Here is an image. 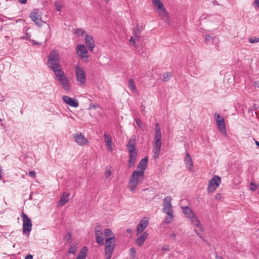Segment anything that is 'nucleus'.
<instances>
[{"instance_id":"f257e3e1","label":"nucleus","mask_w":259,"mask_h":259,"mask_svg":"<svg viewBox=\"0 0 259 259\" xmlns=\"http://www.w3.org/2000/svg\"><path fill=\"white\" fill-rule=\"evenodd\" d=\"M47 65L50 70L55 72L62 68L59 53L55 50L51 51L47 61Z\"/></svg>"},{"instance_id":"f03ea898","label":"nucleus","mask_w":259,"mask_h":259,"mask_svg":"<svg viewBox=\"0 0 259 259\" xmlns=\"http://www.w3.org/2000/svg\"><path fill=\"white\" fill-rule=\"evenodd\" d=\"M162 211L167 215L164 219V223L169 224L174 217L173 213V207L171 204V198L170 196H166L163 201Z\"/></svg>"},{"instance_id":"7ed1b4c3","label":"nucleus","mask_w":259,"mask_h":259,"mask_svg":"<svg viewBox=\"0 0 259 259\" xmlns=\"http://www.w3.org/2000/svg\"><path fill=\"white\" fill-rule=\"evenodd\" d=\"M135 141L136 136L133 135L128 140L127 144V147L130 152L128 159V166L130 167H132L134 165L137 157L138 154L136 150Z\"/></svg>"},{"instance_id":"20e7f679","label":"nucleus","mask_w":259,"mask_h":259,"mask_svg":"<svg viewBox=\"0 0 259 259\" xmlns=\"http://www.w3.org/2000/svg\"><path fill=\"white\" fill-rule=\"evenodd\" d=\"M182 209H183V212L186 218L189 219L191 224L199 228L200 231H202L203 230V227L194 211L188 206H183L182 207Z\"/></svg>"},{"instance_id":"39448f33","label":"nucleus","mask_w":259,"mask_h":259,"mask_svg":"<svg viewBox=\"0 0 259 259\" xmlns=\"http://www.w3.org/2000/svg\"><path fill=\"white\" fill-rule=\"evenodd\" d=\"M144 179V174L143 171L135 170L133 171L128 183V188L133 192L137 188L138 183L143 182Z\"/></svg>"},{"instance_id":"423d86ee","label":"nucleus","mask_w":259,"mask_h":259,"mask_svg":"<svg viewBox=\"0 0 259 259\" xmlns=\"http://www.w3.org/2000/svg\"><path fill=\"white\" fill-rule=\"evenodd\" d=\"M55 79L61 85L63 89L66 91H70V83L67 76L65 74L63 69L59 70H56L54 72Z\"/></svg>"},{"instance_id":"0eeeda50","label":"nucleus","mask_w":259,"mask_h":259,"mask_svg":"<svg viewBox=\"0 0 259 259\" xmlns=\"http://www.w3.org/2000/svg\"><path fill=\"white\" fill-rule=\"evenodd\" d=\"M115 245V238H106L105 251L106 259H110L111 258Z\"/></svg>"},{"instance_id":"6e6552de","label":"nucleus","mask_w":259,"mask_h":259,"mask_svg":"<svg viewBox=\"0 0 259 259\" xmlns=\"http://www.w3.org/2000/svg\"><path fill=\"white\" fill-rule=\"evenodd\" d=\"M75 73L76 80L79 85H82L86 83L87 79L85 73L82 67L78 66L75 67Z\"/></svg>"},{"instance_id":"1a4fd4ad","label":"nucleus","mask_w":259,"mask_h":259,"mask_svg":"<svg viewBox=\"0 0 259 259\" xmlns=\"http://www.w3.org/2000/svg\"><path fill=\"white\" fill-rule=\"evenodd\" d=\"M76 52L80 60L84 62H88V52L84 45H77L76 47Z\"/></svg>"},{"instance_id":"9d476101","label":"nucleus","mask_w":259,"mask_h":259,"mask_svg":"<svg viewBox=\"0 0 259 259\" xmlns=\"http://www.w3.org/2000/svg\"><path fill=\"white\" fill-rule=\"evenodd\" d=\"M153 6L162 19L166 20L168 19L167 12L160 1L153 4Z\"/></svg>"},{"instance_id":"9b49d317","label":"nucleus","mask_w":259,"mask_h":259,"mask_svg":"<svg viewBox=\"0 0 259 259\" xmlns=\"http://www.w3.org/2000/svg\"><path fill=\"white\" fill-rule=\"evenodd\" d=\"M214 117L216 120V124L220 132L225 137L227 136L226 125L223 118H221L220 114L218 113H214Z\"/></svg>"},{"instance_id":"f8f14e48","label":"nucleus","mask_w":259,"mask_h":259,"mask_svg":"<svg viewBox=\"0 0 259 259\" xmlns=\"http://www.w3.org/2000/svg\"><path fill=\"white\" fill-rule=\"evenodd\" d=\"M21 218L23 221V233L24 234L29 233L32 230V223L31 220L26 214L22 213Z\"/></svg>"},{"instance_id":"ddd939ff","label":"nucleus","mask_w":259,"mask_h":259,"mask_svg":"<svg viewBox=\"0 0 259 259\" xmlns=\"http://www.w3.org/2000/svg\"><path fill=\"white\" fill-rule=\"evenodd\" d=\"M38 9H34L30 14V18L31 20L38 27L42 26V23H45L41 20V16L39 14Z\"/></svg>"},{"instance_id":"4468645a","label":"nucleus","mask_w":259,"mask_h":259,"mask_svg":"<svg viewBox=\"0 0 259 259\" xmlns=\"http://www.w3.org/2000/svg\"><path fill=\"white\" fill-rule=\"evenodd\" d=\"M221 180L219 176H215L210 180L208 183L207 191L208 192H213L219 187Z\"/></svg>"},{"instance_id":"2eb2a0df","label":"nucleus","mask_w":259,"mask_h":259,"mask_svg":"<svg viewBox=\"0 0 259 259\" xmlns=\"http://www.w3.org/2000/svg\"><path fill=\"white\" fill-rule=\"evenodd\" d=\"M73 138L76 143L79 146H83L88 144L87 139L81 133H76L73 135Z\"/></svg>"},{"instance_id":"dca6fc26","label":"nucleus","mask_w":259,"mask_h":259,"mask_svg":"<svg viewBox=\"0 0 259 259\" xmlns=\"http://www.w3.org/2000/svg\"><path fill=\"white\" fill-rule=\"evenodd\" d=\"M95 237L97 242L100 244L103 245L104 239L103 237V233L102 229L101 226H97L95 227Z\"/></svg>"},{"instance_id":"f3484780","label":"nucleus","mask_w":259,"mask_h":259,"mask_svg":"<svg viewBox=\"0 0 259 259\" xmlns=\"http://www.w3.org/2000/svg\"><path fill=\"white\" fill-rule=\"evenodd\" d=\"M149 224L148 220L146 218L142 219L139 224H138L137 228V233L140 234L142 233L144 230L147 228Z\"/></svg>"},{"instance_id":"a211bd4d","label":"nucleus","mask_w":259,"mask_h":259,"mask_svg":"<svg viewBox=\"0 0 259 259\" xmlns=\"http://www.w3.org/2000/svg\"><path fill=\"white\" fill-rule=\"evenodd\" d=\"M63 100L69 106L73 107H77L79 105L78 102L75 99L67 96H63Z\"/></svg>"},{"instance_id":"6ab92c4d","label":"nucleus","mask_w":259,"mask_h":259,"mask_svg":"<svg viewBox=\"0 0 259 259\" xmlns=\"http://www.w3.org/2000/svg\"><path fill=\"white\" fill-rule=\"evenodd\" d=\"M85 42L91 51H93L95 46V42L93 37L90 35L86 34L84 37Z\"/></svg>"},{"instance_id":"aec40b11","label":"nucleus","mask_w":259,"mask_h":259,"mask_svg":"<svg viewBox=\"0 0 259 259\" xmlns=\"http://www.w3.org/2000/svg\"><path fill=\"white\" fill-rule=\"evenodd\" d=\"M104 138L106 145L107 147V150L112 152L113 151V148L111 136L105 133L104 134Z\"/></svg>"},{"instance_id":"412c9836","label":"nucleus","mask_w":259,"mask_h":259,"mask_svg":"<svg viewBox=\"0 0 259 259\" xmlns=\"http://www.w3.org/2000/svg\"><path fill=\"white\" fill-rule=\"evenodd\" d=\"M148 163V157H145L144 158L141 159L137 166V168L139 169V171H143L144 174L145 170L146 169Z\"/></svg>"},{"instance_id":"4be33fe9","label":"nucleus","mask_w":259,"mask_h":259,"mask_svg":"<svg viewBox=\"0 0 259 259\" xmlns=\"http://www.w3.org/2000/svg\"><path fill=\"white\" fill-rule=\"evenodd\" d=\"M69 193H64L61 197L60 199L57 204V206H62L64 205L69 201Z\"/></svg>"},{"instance_id":"5701e85b","label":"nucleus","mask_w":259,"mask_h":259,"mask_svg":"<svg viewBox=\"0 0 259 259\" xmlns=\"http://www.w3.org/2000/svg\"><path fill=\"white\" fill-rule=\"evenodd\" d=\"M185 163L186 166L190 170H191L193 167V161L192 158L188 153H187L185 158Z\"/></svg>"},{"instance_id":"b1692460","label":"nucleus","mask_w":259,"mask_h":259,"mask_svg":"<svg viewBox=\"0 0 259 259\" xmlns=\"http://www.w3.org/2000/svg\"><path fill=\"white\" fill-rule=\"evenodd\" d=\"M148 236V234L147 232L143 233L137 239L136 244L139 246H141L144 243Z\"/></svg>"},{"instance_id":"393cba45","label":"nucleus","mask_w":259,"mask_h":259,"mask_svg":"<svg viewBox=\"0 0 259 259\" xmlns=\"http://www.w3.org/2000/svg\"><path fill=\"white\" fill-rule=\"evenodd\" d=\"M88 250V248L87 247H83V248L80 250L79 254H78L76 259H85L87 255Z\"/></svg>"},{"instance_id":"a878e982","label":"nucleus","mask_w":259,"mask_h":259,"mask_svg":"<svg viewBox=\"0 0 259 259\" xmlns=\"http://www.w3.org/2000/svg\"><path fill=\"white\" fill-rule=\"evenodd\" d=\"M128 88L131 92L135 93L136 92V88L133 79L130 78L128 81Z\"/></svg>"},{"instance_id":"bb28decb","label":"nucleus","mask_w":259,"mask_h":259,"mask_svg":"<svg viewBox=\"0 0 259 259\" xmlns=\"http://www.w3.org/2000/svg\"><path fill=\"white\" fill-rule=\"evenodd\" d=\"M104 236L105 238H115L114 235L112 231L109 229H105L104 230Z\"/></svg>"},{"instance_id":"cd10ccee","label":"nucleus","mask_w":259,"mask_h":259,"mask_svg":"<svg viewBox=\"0 0 259 259\" xmlns=\"http://www.w3.org/2000/svg\"><path fill=\"white\" fill-rule=\"evenodd\" d=\"M160 151H161L160 148H156V147H153V157L155 159L158 158L160 153Z\"/></svg>"},{"instance_id":"c85d7f7f","label":"nucleus","mask_w":259,"mask_h":259,"mask_svg":"<svg viewBox=\"0 0 259 259\" xmlns=\"http://www.w3.org/2000/svg\"><path fill=\"white\" fill-rule=\"evenodd\" d=\"M77 244H72L68 250L69 253H72L74 254L77 251Z\"/></svg>"},{"instance_id":"c756f323","label":"nucleus","mask_w":259,"mask_h":259,"mask_svg":"<svg viewBox=\"0 0 259 259\" xmlns=\"http://www.w3.org/2000/svg\"><path fill=\"white\" fill-rule=\"evenodd\" d=\"M74 33L76 36H83L85 34L86 32L81 28H77L74 30Z\"/></svg>"},{"instance_id":"7c9ffc66","label":"nucleus","mask_w":259,"mask_h":259,"mask_svg":"<svg viewBox=\"0 0 259 259\" xmlns=\"http://www.w3.org/2000/svg\"><path fill=\"white\" fill-rule=\"evenodd\" d=\"M172 76V74L170 72H166L163 74V81L165 82L167 81L170 79Z\"/></svg>"},{"instance_id":"2f4dec72","label":"nucleus","mask_w":259,"mask_h":259,"mask_svg":"<svg viewBox=\"0 0 259 259\" xmlns=\"http://www.w3.org/2000/svg\"><path fill=\"white\" fill-rule=\"evenodd\" d=\"M258 187H259L258 184L254 183L253 181H251L250 186V190L254 191L255 190H256Z\"/></svg>"},{"instance_id":"473e14b6","label":"nucleus","mask_w":259,"mask_h":259,"mask_svg":"<svg viewBox=\"0 0 259 259\" xmlns=\"http://www.w3.org/2000/svg\"><path fill=\"white\" fill-rule=\"evenodd\" d=\"M112 174L111 168L110 166H107L106 167L105 177L107 178L109 177Z\"/></svg>"},{"instance_id":"72a5a7b5","label":"nucleus","mask_w":259,"mask_h":259,"mask_svg":"<svg viewBox=\"0 0 259 259\" xmlns=\"http://www.w3.org/2000/svg\"><path fill=\"white\" fill-rule=\"evenodd\" d=\"M136 122L138 127L142 130H144V126L141 119L137 118L136 119Z\"/></svg>"},{"instance_id":"f704fd0d","label":"nucleus","mask_w":259,"mask_h":259,"mask_svg":"<svg viewBox=\"0 0 259 259\" xmlns=\"http://www.w3.org/2000/svg\"><path fill=\"white\" fill-rule=\"evenodd\" d=\"M54 6H55L57 11L60 12L61 10L62 5L60 4L58 1H55L54 2Z\"/></svg>"},{"instance_id":"c9c22d12","label":"nucleus","mask_w":259,"mask_h":259,"mask_svg":"<svg viewBox=\"0 0 259 259\" xmlns=\"http://www.w3.org/2000/svg\"><path fill=\"white\" fill-rule=\"evenodd\" d=\"M249 42L251 44L257 43L259 42V38L255 37L249 38Z\"/></svg>"},{"instance_id":"e433bc0d","label":"nucleus","mask_w":259,"mask_h":259,"mask_svg":"<svg viewBox=\"0 0 259 259\" xmlns=\"http://www.w3.org/2000/svg\"><path fill=\"white\" fill-rule=\"evenodd\" d=\"M162 146V142L161 141H154V147L160 148Z\"/></svg>"},{"instance_id":"4c0bfd02","label":"nucleus","mask_w":259,"mask_h":259,"mask_svg":"<svg viewBox=\"0 0 259 259\" xmlns=\"http://www.w3.org/2000/svg\"><path fill=\"white\" fill-rule=\"evenodd\" d=\"M130 254L133 257L135 256L136 254V250L134 248H131L130 250Z\"/></svg>"},{"instance_id":"58836bf2","label":"nucleus","mask_w":259,"mask_h":259,"mask_svg":"<svg viewBox=\"0 0 259 259\" xmlns=\"http://www.w3.org/2000/svg\"><path fill=\"white\" fill-rule=\"evenodd\" d=\"M155 136L161 137V133L160 129L155 130Z\"/></svg>"},{"instance_id":"ea45409f","label":"nucleus","mask_w":259,"mask_h":259,"mask_svg":"<svg viewBox=\"0 0 259 259\" xmlns=\"http://www.w3.org/2000/svg\"><path fill=\"white\" fill-rule=\"evenodd\" d=\"M211 39V37L209 34H206L205 37V41L206 42L210 41Z\"/></svg>"},{"instance_id":"a19ab883","label":"nucleus","mask_w":259,"mask_h":259,"mask_svg":"<svg viewBox=\"0 0 259 259\" xmlns=\"http://www.w3.org/2000/svg\"><path fill=\"white\" fill-rule=\"evenodd\" d=\"M28 175L30 177H33V178H35V175H36V173L34 171H30L29 172Z\"/></svg>"},{"instance_id":"79ce46f5","label":"nucleus","mask_w":259,"mask_h":259,"mask_svg":"<svg viewBox=\"0 0 259 259\" xmlns=\"http://www.w3.org/2000/svg\"><path fill=\"white\" fill-rule=\"evenodd\" d=\"M65 238H66V239H67V241H68L69 240H70L71 238V233H68L67 234H66V235L65 236Z\"/></svg>"},{"instance_id":"37998d69","label":"nucleus","mask_w":259,"mask_h":259,"mask_svg":"<svg viewBox=\"0 0 259 259\" xmlns=\"http://www.w3.org/2000/svg\"><path fill=\"white\" fill-rule=\"evenodd\" d=\"M30 37V34H29L28 33H27L26 34V36H22V37H21V39H29V40H30L29 39Z\"/></svg>"},{"instance_id":"c03bdc74","label":"nucleus","mask_w":259,"mask_h":259,"mask_svg":"<svg viewBox=\"0 0 259 259\" xmlns=\"http://www.w3.org/2000/svg\"><path fill=\"white\" fill-rule=\"evenodd\" d=\"M161 137L157 136L154 135V141H161Z\"/></svg>"},{"instance_id":"a18cd8bd","label":"nucleus","mask_w":259,"mask_h":259,"mask_svg":"<svg viewBox=\"0 0 259 259\" xmlns=\"http://www.w3.org/2000/svg\"><path fill=\"white\" fill-rule=\"evenodd\" d=\"M130 41L133 43V46H136V42H135V39L133 37H131L130 39Z\"/></svg>"},{"instance_id":"49530a36","label":"nucleus","mask_w":259,"mask_h":259,"mask_svg":"<svg viewBox=\"0 0 259 259\" xmlns=\"http://www.w3.org/2000/svg\"><path fill=\"white\" fill-rule=\"evenodd\" d=\"M162 249L164 251H168V250H169V247L168 246H164L162 247Z\"/></svg>"},{"instance_id":"de8ad7c7","label":"nucleus","mask_w":259,"mask_h":259,"mask_svg":"<svg viewBox=\"0 0 259 259\" xmlns=\"http://www.w3.org/2000/svg\"><path fill=\"white\" fill-rule=\"evenodd\" d=\"M33 256L31 254H28L25 257V259H32Z\"/></svg>"},{"instance_id":"09e8293b","label":"nucleus","mask_w":259,"mask_h":259,"mask_svg":"<svg viewBox=\"0 0 259 259\" xmlns=\"http://www.w3.org/2000/svg\"><path fill=\"white\" fill-rule=\"evenodd\" d=\"M254 4H255L256 7L258 8L259 7V0H256L255 1Z\"/></svg>"},{"instance_id":"8fccbe9b","label":"nucleus","mask_w":259,"mask_h":259,"mask_svg":"<svg viewBox=\"0 0 259 259\" xmlns=\"http://www.w3.org/2000/svg\"><path fill=\"white\" fill-rule=\"evenodd\" d=\"M176 236V234L175 233H172L170 235L169 237L170 238L175 239Z\"/></svg>"},{"instance_id":"3c124183","label":"nucleus","mask_w":259,"mask_h":259,"mask_svg":"<svg viewBox=\"0 0 259 259\" xmlns=\"http://www.w3.org/2000/svg\"><path fill=\"white\" fill-rule=\"evenodd\" d=\"M98 107V105L97 104H94V105H91L90 108H94V109H96L97 108V107Z\"/></svg>"},{"instance_id":"603ef678","label":"nucleus","mask_w":259,"mask_h":259,"mask_svg":"<svg viewBox=\"0 0 259 259\" xmlns=\"http://www.w3.org/2000/svg\"><path fill=\"white\" fill-rule=\"evenodd\" d=\"M31 43L33 44V45H39V44L37 42H36V41L34 40H31Z\"/></svg>"},{"instance_id":"864d4df0","label":"nucleus","mask_w":259,"mask_h":259,"mask_svg":"<svg viewBox=\"0 0 259 259\" xmlns=\"http://www.w3.org/2000/svg\"><path fill=\"white\" fill-rule=\"evenodd\" d=\"M27 0H18V2L21 4H26Z\"/></svg>"},{"instance_id":"5fc2aeb1","label":"nucleus","mask_w":259,"mask_h":259,"mask_svg":"<svg viewBox=\"0 0 259 259\" xmlns=\"http://www.w3.org/2000/svg\"><path fill=\"white\" fill-rule=\"evenodd\" d=\"M160 129L159 127V125L158 123H157L155 125V130Z\"/></svg>"},{"instance_id":"6e6d98bb","label":"nucleus","mask_w":259,"mask_h":259,"mask_svg":"<svg viewBox=\"0 0 259 259\" xmlns=\"http://www.w3.org/2000/svg\"><path fill=\"white\" fill-rule=\"evenodd\" d=\"M215 198L217 199H220L221 198V196L219 194H217L215 195Z\"/></svg>"},{"instance_id":"4d7b16f0","label":"nucleus","mask_w":259,"mask_h":259,"mask_svg":"<svg viewBox=\"0 0 259 259\" xmlns=\"http://www.w3.org/2000/svg\"><path fill=\"white\" fill-rule=\"evenodd\" d=\"M160 0H151L153 5L155 3L158 2Z\"/></svg>"},{"instance_id":"13d9d810","label":"nucleus","mask_w":259,"mask_h":259,"mask_svg":"<svg viewBox=\"0 0 259 259\" xmlns=\"http://www.w3.org/2000/svg\"><path fill=\"white\" fill-rule=\"evenodd\" d=\"M255 85L256 87L259 88V81L258 82H255Z\"/></svg>"},{"instance_id":"bf43d9fd","label":"nucleus","mask_w":259,"mask_h":259,"mask_svg":"<svg viewBox=\"0 0 259 259\" xmlns=\"http://www.w3.org/2000/svg\"><path fill=\"white\" fill-rule=\"evenodd\" d=\"M137 33H138L137 31H136V30H135V31H134V35H135V36H138Z\"/></svg>"},{"instance_id":"052dcab7","label":"nucleus","mask_w":259,"mask_h":259,"mask_svg":"<svg viewBox=\"0 0 259 259\" xmlns=\"http://www.w3.org/2000/svg\"><path fill=\"white\" fill-rule=\"evenodd\" d=\"M200 238L202 240H203L205 241V239H204V236H202V235L200 236Z\"/></svg>"},{"instance_id":"680f3d73","label":"nucleus","mask_w":259,"mask_h":259,"mask_svg":"<svg viewBox=\"0 0 259 259\" xmlns=\"http://www.w3.org/2000/svg\"><path fill=\"white\" fill-rule=\"evenodd\" d=\"M255 143L256 145L259 147V142L257 141H255Z\"/></svg>"},{"instance_id":"e2e57ef3","label":"nucleus","mask_w":259,"mask_h":259,"mask_svg":"<svg viewBox=\"0 0 259 259\" xmlns=\"http://www.w3.org/2000/svg\"><path fill=\"white\" fill-rule=\"evenodd\" d=\"M135 30H136V31H137V32H139V31H140V29L138 27H137L136 28Z\"/></svg>"},{"instance_id":"0e129e2a","label":"nucleus","mask_w":259,"mask_h":259,"mask_svg":"<svg viewBox=\"0 0 259 259\" xmlns=\"http://www.w3.org/2000/svg\"><path fill=\"white\" fill-rule=\"evenodd\" d=\"M194 232L196 233V234L199 232V231L197 229H195Z\"/></svg>"},{"instance_id":"69168bd1","label":"nucleus","mask_w":259,"mask_h":259,"mask_svg":"<svg viewBox=\"0 0 259 259\" xmlns=\"http://www.w3.org/2000/svg\"><path fill=\"white\" fill-rule=\"evenodd\" d=\"M197 235L200 237V236H201L202 235H201V234L200 233V232H198Z\"/></svg>"},{"instance_id":"338daca9","label":"nucleus","mask_w":259,"mask_h":259,"mask_svg":"<svg viewBox=\"0 0 259 259\" xmlns=\"http://www.w3.org/2000/svg\"><path fill=\"white\" fill-rule=\"evenodd\" d=\"M2 179H3V177H2V175L0 174V180H1Z\"/></svg>"},{"instance_id":"774afa93","label":"nucleus","mask_w":259,"mask_h":259,"mask_svg":"<svg viewBox=\"0 0 259 259\" xmlns=\"http://www.w3.org/2000/svg\"><path fill=\"white\" fill-rule=\"evenodd\" d=\"M106 3H108L110 0H105Z\"/></svg>"}]
</instances>
